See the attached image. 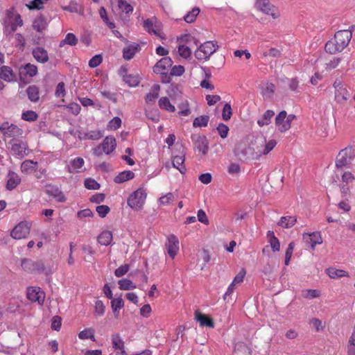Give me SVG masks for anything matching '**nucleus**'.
<instances>
[{"label":"nucleus","mask_w":355,"mask_h":355,"mask_svg":"<svg viewBox=\"0 0 355 355\" xmlns=\"http://www.w3.org/2000/svg\"><path fill=\"white\" fill-rule=\"evenodd\" d=\"M159 106L161 109L173 112L175 110V106L171 105L167 97H162L159 100Z\"/></svg>","instance_id":"38"},{"label":"nucleus","mask_w":355,"mask_h":355,"mask_svg":"<svg viewBox=\"0 0 355 355\" xmlns=\"http://www.w3.org/2000/svg\"><path fill=\"white\" fill-rule=\"evenodd\" d=\"M37 162L30 159L24 161L21 165V170L23 173H31L37 170Z\"/></svg>","instance_id":"30"},{"label":"nucleus","mask_w":355,"mask_h":355,"mask_svg":"<svg viewBox=\"0 0 355 355\" xmlns=\"http://www.w3.org/2000/svg\"><path fill=\"white\" fill-rule=\"evenodd\" d=\"M275 115L272 110H267L264 112L261 119L257 121V123L260 127L267 125L270 123L271 118Z\"/></svg>","instance_id":"35"},{"label":"nucleus","mask_w":355,"mask_h":355,"mask_svg":"<svg viewBox=\"0 0 355 355\" xmlns=\"http://www.w3.org/2000/svg\"><path fill=\"white\" fill-rule=\"evenodd\" d=\"M265 144H266V138L265 137H257L255 139V140H254L255 147H254V148L255 149V158L256 159H258L260 156L262 155H259L258 153V151H259V150H261V149L264 148Z\"/></svg>","instance_id":"39"},{"label":"nucleus","mask_w":355,"mask_h":355,"mask_svg":"<svg viewBox=\"0 0 355 355\" xmlns=\"http://www.w3.org/2000/svg\"><path fill=\"white\" fill-rule=\"evenodd\" d=\"M103 58L101 55H96L89 61V66L92 68L98 67L102 62Z\"/></svg>","instance_id":"63"},{"label":"nucleus","mask_w":355,"mask_h":355,"mask_svg":"<svg viewBox=\"0 0 355 355\" xmlns=\"http://www.w3.org/2000/svg\"><path fill=\"white\" fill-rule=\"evenodd\" d=\"M218 47V46L216 47L212 41L205 42L195 51L194 55L199 60H207L216 51Z\"/></svg>","instance_id":"3"},{"label":"nucleus","mask_w":355,"mask_h":355,"mask_svg":"<svg viewBox=\"0 0 355 355\" xmlns=\"http://www.w3.org/2000/svg\"><path fill=\"white\" fill-rule=\"evenodd\" d=\"M297 222V218L295 216H282L278 223V225L284 228H291L295 225Z\"/></svg>","instance_id":"31"},{"label":"nucleus","mask_w":355,"mask_h":355,"mask_svg":"<svg viewBox=\"0 0 355 355\" xmlns=\"http://www.w3.org/2000/svg\"><path fill=\"white\" fill-rule=\"evenodd\" d=\"M84 159L81 157H76L71 161V164L68 166L67 170L70 173H80L84 166Z\"/></svg>","instance_id":"22"},{"label":"nucleus","mask_w":355,"mask_h":355,"mask_svg":"<svg viewBox=\"0 0 355 355\" xmlns=\"http://www.w3.org/2000/svg\"><path fill=\"white\" fill-rule=\"evenodd\" d=\"M118 7L121 12H125V14H129L133 11L132 6L125 0H119Z\"/></svg>","instance_id":"47"},{"label":"nucleus","mask_w":355,"mask_h":355,"mask_svg":"<svg viewBox=\"0 0 355 355\" xmlns=\"http://www.w3.org/2000/svg\"><path fill=\"white\" fill-rule=\"evenodd\" d=\"M295 119V115L294 114H289L288 116L286 115V121L283 124L280 128L279 131L281 132H286L291 128V123Z\"/></svg>","instance_id":"56"},{"label":"nucleus","mask_w":355,"mask_h":355,"mask_svg":"<svg viewBox=\"0 0 355 355\" xmlns=\"http://www.w3.org/2000/svg\"><path fill=\"white\" fill-rule=\"evenodd\" d=\"M124 81L130 87H135L139 83V78L138 76L126 75L123 76Z\"/></svg>","instance_id":"50"},{"label":"nucleus","mask_w":355,"mask_h":355,"mask_svg":"<svg viewBox=\"0 0 355 355\" xmlns=\"http://www.w3.org/2000/svg\"><path fill=\"white\" fill-rule=\"evenodd\" d=\"M355 158V150L352 147H347L341 150L336 159V166L337 168H343L348 166Z\"/></svg>","instance_id":"4"},{"label":"nucleus","mask_w":355,"mask_h":355,"mask_svg":"<svg viewBox=\"0 0 355 355\" xmlns=\"http://www.w3.org/2000/svg\"><path fill=\"white\" fill-rule=\"evenodd\" d=\"M286 121V112L282 111L275 118V125L279 131L280 127Z\"/></svg>","instance_id":"52"},{"label":"nucleus","mask_w":355,"mask_h":355,"mask_svg":"<svg viewBox=\"0 0 355 355\" xmlns=\"http://www.w3.org/2000/svg\"><path fill=\"white\" fill-rule=\"evenodd\" d=\"M22 268L28 272H42L45 270L42 261H33L29 259H24L21 264Z\"/></svg>","instance_id":"8"},{"label":"nucleus","mask_w":355,"mask_h":355,"mask_svg":"<svg viewBox=\"0 0 355 355\" xmlns=\"http://www.w3.org/2000/svg\"><path fill=\"white\" fill-rule=\"evenodd\" d=\"M21 179L15 172L10 171L8 174L6 188L8 190H12L20 183Z\"/></svg>","instance_id":"24"},{"label":"nucleus","mask_w":355,"mask_h":355,"mask_svg":"<svg viewBox=\"0 0 355 355\" xmlns=\"http://www.w3.org/2000/svg\"><path fill=\"white\" fill-rule=\"evenodd\" d=\"M0 78L7 82L15 79V75L12 69L8 66H3L0 68Z\"/></svg>","instance_id":"26"},{"label":"nucleus","mask_w":355,"mask_h":355,"mask_svg":"<svg viewBox=\"0 0 355 355\" xmlns=\"http://www.w3.org/2000/svg\"><path fill=\"white\" fill-rule=\"evenodd\" d=\"M200 12V9L198 8H194L191 11L189 12L184 17V19L187 23L193 22L196 17L198 15Z\"/></svg>","instance_id":"48"},{"label":"nucleus","mask_w":355,"mask_h":355,"mask_svg":"<svg viewBox=\"0 0 355 355\" xmlns=\"http://www.w3.org/2000/svg\"><path fill=\"white\" fill-rule=\"evenodd\" d=\"M98 216L101 218H104L110 212V209L107 205H99L96 209Z\"/></svg>","instance_id":"62"},{"label":"nucleus","mask_w":355,"mask_h":355,"mask_svg":"<svg viewBox=\"0 0 355 355\" xmlns=\"http://www.w3.org/2000/svg\"><path fill=\"white\" fill-rule=\"evenodd\" d=\"M78 337L81 340L90 338L92 340L94 341V331L92 329H85L79 333Z\"/></svg>","instance_id":"46"},{"label":"nucleus","mask_w":355,"mask_h":355,"mask_svg":"<svg viewBox=\"0 0 355 355\" xmlns=\"http://www.w3.org/2000/svg\"><path fill=\"white\" fill-rule=\"evenodd\" d=\"M333 86L334 87V98L339 104H344L350 96V93L347 89V86L340 80L336 79Z\"/></svg>","instance_id":"5"},{"label":"nucleus","mask_w":355,"mask_h":355,"mask_svg":"<svg viewBox=\"0 0 355 355\" xmlns=\"http://www.w3.org/2000/svg\"><path fill=\"white\" fill-rule=\"evenodd\" d=\"M191 139L198 151L201 152L203 155L207 154L209 150V141L205 135H193Z\"/></svg>","instance_id":"12"},{"label":"nucleus","mask_w":355,"mask_h":355,"mask_svg":"<svg viewBox=\"0 0 355 355\" xmlns=\"http://www.w3.org/2000/svg\"><path fill=\"white\" fill-rule=\"evenodd\" d=\"M140 49V46L139 44L137 45H129L128 46L125 47L123 50V58L126 60H129L132 59L137 51H138Z\"/></svg>","instance_id":"28"},{"label":"nucleus","mask_w":355,"mask_h":355,"mask_svg":"<svg viewBox=\"0 0 355 355\" xmlns=\"http://www.w3.org/2000/svg\"><path fill=\"white\" fill-rule=\"evenodd\" d=\"M255 6L263 13L271 16L273 19H277L280 16L278 8L271 4L269 0H257Z\"/></svg>","instance_id":"7"},{"label":"nucleus","mask_w":355,"mask_h":355,"mask_svg":"<svg viewBox=\"0 0 355 355\" xmlns=\"http://www.w3.org/2000/svg\"><path fill=\"white\" fill-rule=\"evenodd\" d=\"M277 142L274 139L269 140L267 141L266 140L265 147L263 149L259 150L258 153L259 155H267L276 146Z\"/></svg>","instance_id":"44"},{"label":"nucleus","mask_w":355,"mask_h":355,"mask_svg":"<svg viewBox=\"0 0 355 355\" xmlns=\"http://www.w3.org/2000/svg\"><path fill=\"white\" fill-rule=\"evenodd\" d=\"M184 155L174 156L172 161L173 166L177 168L182 174H184L187 168L184 165Z\"/></svg>","instance_id":"27"},{"label":"nucleus","mask_w":355,"mask_h":355,"mask_svg":"<svg viewBox=\"0 0 355 355\" xmlns=\"http://www.w3.org/2000/svg\"><path fill=\"white\" fill-rule=\"evenodd\" d=\"M124 305V302L122 298H113L111 301V306L114 313L121 309Z\"/></svg>","instance_id":"51"},{"label":"nucleus","mask_w":355,"mask_h":355,"mask_svg":"<svg viewBox=\"0 0 355 355\" xmlns=\"http://www.w3.org/2000/svg\"><path fill=\"white\" fill-rule=\"evenodd\" d=\"M27 298L31 302H37L42 305L44 303L45 295L39 287H29L27 288Z\"/></svg>","instance_id":"13"},{"label":"nucleus","mask_w":355,"mask_h":355,"mask_svg":"<svg viewBox=\"0 0 355 355\" xmlns=\"http://www.w3.org/2000/svg\"><path fill=\"white\" fill-rule=\"evenodd\" d=\"M303 239L306 243L310 244L312 250H314L317 244H321L322 243V239L319 232L304 234L303 235Z\"/></svg>","instance_id":"19"},{"label":"nucleus","mask_w":355,"mask_h":355,"mask_svg":"<svg viewBox=\"0 0 355 355\" xmlns=\"http://www.w3.org/2000/svg\"><path fill=\"white\" fill-rule=\"evenodd\" d=\"M143 26L148 33L157 35L160 31L161 22L157 18L153 17L145 20Z\"/></svg>","instance_id":"15"},{"label":"nucleus","mask_w":355,"mask_h":355,"mask_svg":"<svg viewBox=\"0 0 355 355\" xmlns=\"http://www.w3.org/2000/svg\"><path fill=\"white\" fill-rule=\"evenodd\" d=\"M118 284L119 285V288L121 290H130L136 288V286L132 283V282L128 279H122L119 280Z\"/></svg>","instance_id":"43"},{"label":"nucleus","mask_w":355,"mask_h":355,"mask_svg":"<svg viewBox=\"0 0 355 355\" xmlns=\"http://www.w3.org/2000/svg\"><path fill=\"white\" fill-rule=\"evenodd\" d=\"M181 93V90L178 85L171 84L167 89V94L172 98H178Z\"/></svg>","instance_id":"41"},{"label":"nucleus","mask_w":355,"mask_h":355,"mask_svg":"<svg viewBox=\"0 0 355 355\" xmlns=\"http://www.w3.org/2000/svg\"><path fill=\"white\" fill-rule=\"evenodd\" d=\"M294 243L293 242H291L288 245V248L286 250V253H285V261H284V263L286 266H288L289 264V262H290V260L291 259V257H292V254H293V249H294Z\"/></svg>","instance_id":"55"},{"label":"nucleus","mask_w":355,"mask_h":355,"mask_svg":"<svg viewBox=\"0 0 355 355\" xmlns=\"http://www.w3.org/2000/svg\"><path fill=\"white\" fill-rule=\"evenodd\" d=\"M12 154L23 157L27 155V145L22 140L13 138L9 141Z\"/></svg>","instance_id":"10"},{"label":"nucleus","mask_w":355,"mask_h":355,"mask_svg":"<svg viewBox=\"0 0 355 355\" xmlns=\"http://www.w3.org/2000/svg\"><path fill=\"white\" fill-rule=\"evenodd\" d=\"M129 268L130 267L128 264H124L123 266H121L120 267L115 270L114 275L117 277H122L128 272Z\"/></svg>","instance_id":"61"},{"label":"nucleus","mask_w":355,"mask_h":355,"mask_svg":"<svg viewBox=\"0 0 355 355\" xmlns=\"http://www.w3.org/2000/svg\"><path fill=\"white\" fill-rule=\"evenodd\" d=\"M234 153L241 161L256 159L254 148L245 143H238L234 150Z\"/></svg>","instance_id":"2"},{"label":"nucleus","mask_w":355,"mask_h":355,"mask_svg":"<svg viewBox=\"0 0 355 355\" xmlns=\"http://www.w3.org/2000/svg\"><path fill=\"white\" fill-rule=\"evenodd\" d=\"M166 247L168 255L173 259L179 250V241L175 235L171 234L168 236Z\"/></svg>","instance_id":"14"},{"label":"nucleus","mask_w":355,"mask_h":355,"mask_svg":"<svg viewBox=\"0 0 355 355\" xmlns=\"http://www.w3.org/2000/svg\"><path fill=\"white\" fill-rule=\"evenodd\" d=\"M23 25V21L19 15H15L14 17H10L8 24L5 26V33L6 34H11L14 33L17 26H21Z\"/></svg>","instance_id":"16"},{"label":"nucleus","mask_w":355,"mask_h":355,"mask_svg":"<svg viewBox=\"0 0 355 355\" xmlns=\"http://www.w3.org/2000/svg\"><path fill=\"white\" fill-rule=\"evenodd\" d=\"M116 146V140L113 137H106L101 144L103 152L107 155L111 153L115 149Z\"/></svg>","instance_id":"23"},{"label":"nucleus","mask_w":355,"mask_h":355,"mask_svg":"<svg viewBox=\"0 0 355 355\" xmlns=\"http://www.w3.org/2000/svg\"><path fill=\"white\" fill-rule=\"evenodd\" d=\"M352 37V33L348 30H342L336 32L334 37L328 41L325 44V51L330 54L341 52L349 44Z\"/></svg>","instance_id":"1"},{"label":"nucleus","mask_w":355,"mask_h":355,"mask_svg":"<svg viewBox=\"0 0 355 355\" xmlns=\"http://www.w3.org/2000/svg\"><path fill=\"white\" fill-rule=\"evenodd\" d=\"M112 240V234L110 231H103L98 237V242L103 245H108Z\"/></svg>","instance_id":"34"},{"label":"nucleus","mask_w":355,"mask_h":355,"mask_svg":"<svg viewBox=\"0 0 355 355\" xmlns=\"http://www.w3.org/2000/svg\"><path fill=\"white\" fill-rule=\"evenodd\" d=\"M112 345L115 350H119L117 354L120 355H127L124 349V342L119 334H114L112 336Z\"/></svg>","instance_id":"20"},{"label":"nucleus","mask_w":355,"mask_h":355,"mask_svg":"<svg viewBox=\"0 0 355 355\" xmlns=\"http://www.w3.org/2000/svg\"><path fill=\"white\" fill-rule=\"evenodd\" d=\"M33 28L38 32H42L46 28V22L44 17H36L33 23Z\"/></svg>","instance_id":"37"},{"label":"nucleus","mask_w":355,"mask_h":355,"mask_svg":"<svg viewBox=\"0 0 355 355\" xmlns=\"http://www.w3.org/2000/svg\"><path fill=\"white\" fill-rule=\"evenodd\" d=\"M37 114L33 110H27L22 113L21 119L24 121L33 122L37 119Z\"/></svg>","instance_id":"49"},{"label":"nucleus","mask_w":355,"mask_h":355,"mask_svg":"<svg viewBox=\"0 0 355 355\" xmlns=\"http://www.w3.org/2000/svg\"><path fill=\"white\" fill-rule=\"evenodd\" d=\"M0 130L4 136L15 137L22 135L23 130L14 124L9 125L8 122H4L0 126Z\"/></svg>","instance_id":"11"},{"label":"nucleus","mask_w":355,"mask_h":355,"mask_svg":"<svg viewBox=\"0 0 355 355\" xmlns=\"http://www.w3.org/2000/svg\"><path fill=\"white\" fill-rule=\"evenodd\" d=\"M184 67L182 65H175L171 70V75L180 76L184 73Z\"/></svg>","instance_id":"64"},{"label":"nucleus","mask_w":355,"mask_h":355,"mask_svg":"<svg viewBox=\"0 0 355 355\" xmlns=\"http://www.w3.org/2000/svg\"><path fill=\"white\" fill-rule=\"evenodd\" d=\"M173 62L169 57H164L153 67V71L155 73H163L172 67Z\"/></svg>","instance_id":"17"},{"label":"nucleus","mask_w":355,"mask_h":355,"mask_svg":"<svg viewBox=\"0 0 355 355\" xmlns=\"http://www.w3.org/2000/svg\"><path fill=\"white\" fill-rule=\"evenodd\" d=\"M26 93L31 101L37 102L39 100V89L37 86H29L26 89Z\"/></svg>","instance_id":"36"},{"label":"nucleus","mask_w":355,"mask_h":355,"mask_svg":"<svg viewBox=\"0 0 355 355\" xmlns=\"http://www.w3.org/2000/svg\"><path fill=\"white\" fill-rule=\"evenodd\" d=\"M146 193L142 189H139L134 191L128 198L127 203L132 208L135 210H139L142 208Z\"/></svg>","instance_id":"6"},{"label":"nucleus","mask_w":355,"mask_h":355,"mask_svg":"<svg viewBox=\"0 0 355 355\" xmlns=\"http://www.w3.org/2000/svg\"><path fill=\"white\" fill-rule=\"evenodd\" d=\"M34 58L42 63H45L49 60L47 51L42 47H36L33 51Z\"/></svg>","instance_id":"25"},{"label":"nucleus","mask_w":355,"mask_h":355,"mask_svg":"<svg viewBox=\"0 0 355 355\" xmlns=\"http://www.w3.org/2000/svg\"><path fill=\"white\" fill-rule=\"evenodd\" d=\"M326 272L328 276L331 279L349 276L348 272H346L345 270L336 269L334 268H329L326 270Z\"/></svg>","instance_id":"32"},{"label":"nucleus","mask_w":355,"mask_h":355,"mask_svg":"<svg viewBox=\"0 0 355 355\" xmlns=\"http://www.w3.org/2000/svg\"><path fill=\"white\" fill-rule=\"evenodd\" d=\"M232 107L229 103H226L223 109L222 117L224 121H228L232 116Z\"/></svg>","instance_id":"58"},{"label":"nucleus","mask_w":355,"mask_h":355,"mask_svg":"<svg viewBox=\"0 0 355 355\" xmlns=\"http://www.w3.org/2000/svg\"><path fill=\"white\" fill-rule=\"evenodd\" d=\"M78 43V39L73 33H68L66 35L65 38L60 42V46H62L64 44H69L70 46H75Z\"/></svg>","instance_id":"40"},{"label":"nucleus","mask_w":355,"mask_h":355,"mask_svg":"<svg viewBox=\"0 0 355 355\" xmlns=\"http://www.w3.org/2000/svg\"><path fill=\"white\" fill-rule=\"evenodd\" d=\"M134 177H135V174L132 171H125L119 173L114 178V181L116 183H122V182H124L125 181L132 179Z\"/></svg>","instance_id":"33"},{"label":"nucleus","mask_w":355,"mask_h":355,"mask_svg":"<svg viewBox=\"0 0 355 355\" xmlns=\"http://www.w3.org/2000/svg\"><path fill=\"white\" fill-rule=\"evenodd\" d=\"M275 86L272 83H267L265 88L263 89L262 94L264 98H270L275 92Z\"/></svg>","instance_id":"45"},{"label":"nucleus","mask_w":355,"mask_h":355,"mask_svg":"<svg viewBox=\"0 0 355 355\" xmlns=\"http://www.w3.org/2000/svg\"><path fill=\"white\" fill-rule=\"evenodd\" d=\"M179 54L184 58H188L191 54L190 48L185 45H180L178 47Z\"/></svg>","instance_id":"59"},{"label":"nucleus","mask_w":355,"mask_h":355,"mask_svg":"<svg viewBox=\"0 0 355 355\" xmlns=\"http://www.w3.org/2000/svg\"><path fill=\"white\" fill-rule=\"evenodd\" d=\"M105 307L101 300H97L95 302L94 313L98 316H102L105 313Z\"/></svg>","instance_id":"54"},{"label":"nucleus","mask_w":355,"mask_h":355,"mask_svg":"<svg viewBox=\"0 0 355 355\" xmlns=\"http://www.w3.org/2000/svg\"><path fill=\"white\" fill-rule=\"evenodd\" d=\"M195 318L198 322H199L201 327H208L211 328L214 327L213 320L209 316L201 313L199 311H196Z\"/></svg>","instance_id":"21"},{"label":"nucleus","mask_w":355,"mask_h":355,"mask_svg":"<svg viewBox=\"0 0 355 355\" xmlns=\"http://www.w3.org/2000/svg\"><path fill=\"white\" fill-rule=\"evenodd\" d=\"M209 116L207 115H202L196 117L193 123L194 127H206L208 124Z\"/></svg>","instance_id":"42"},{"label":"nucleus","mask_w":355,"mask_h":355,"mask_svg":"<svg viewBox=\"0 0 355 355\" xmlns=\"http://www.w3.org/2000/svg\"><path fill=\"white\" fill-rule=\"evenodd\" d=\"M99 15L103 21L110 28H114L115 27V24L113 22L109 21V19L107 15V12L104 7H101L99 9Z\"/></svg>","instance_id":"53"},{"label":"nucleus","mask_w":355,"mask_h":355,"mask_svg":"<svg viewBox=\"0 0 355 355\" xmlns=\"http://www.w3.org/2000/svg\"><path fill=\"white\" fill-rule=\"evenodd\" d=\"M31 225L26 221H22L17 225L11 232V236L15 239L26 238L29 234Z\"/></svg>","instance_id":"9"},{"label":"nucleus","mask_w":355,"mask_h":355,"mask_svg":"<svg viewBox=\"0 0 355 355\" xmlns=\"http://www.w3.org/2000/svg\"><path fill=\"white\" fill-rule=\"evenodd\" d=\"M46 193L48 195L53 196L58 202H64L66 201V198L64 195L57 186L51 184L47 185L46 189Z\"/></svg>","instance_id":"18"},{"label":"nucleus","mask_w":355,"mask_h":355,"mask_svg":"<svg viewBox=\"0 0 355 355\" xmlns=\"http://www.w3.org/2000/svg\"><path fill=\"white\" fill-rule=\"evenodd\" d=\"M85 187L88 189L97 190L100 188V184L95 180L87 178L85 180Z\"/></svg>","instance_id":"57"},{"label":"nucleus","mask_w":355,"mask_h":355,"mask_svg":"<svg viewBox=\"0 0 355 355\" xmlns=\"http://www.w3.org/2000/svg\"><path fill=\"white\" fill-rule=\"evenodd\" d=\"M160 90V86L159 85H154L151 87L150 92L146 94L145 97L146 102L147 103H153L159 96V92Z\"/></svg>","instance_id":"29"},{"label":"nucleus","mask_w":355,"mask_h":355,"mask_svg":"<svg viewBox=\"0 0 355 355\" xmlns=\"http://www.w3.org/2000/svg\"><path fill=\"white\" fill-rule=\"evenodd\" d=\"M217 130L220 137L225 139L227 137L229 128L224 123H220L217 127Z\"/></svg>","instance_id":"60"}]
</instances>
